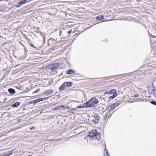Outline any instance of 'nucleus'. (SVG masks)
Returning <instances> with one entry per match:
<instances>
[{
  "label": "nucleus",
  "instance_id": "obj_14",
  "mask_svg": "<svg viewBox=\"0 0 156 156\" xmlns=\"http://www.w3.org/2000/svg\"><path fill=\"white\" fill-rule=\"evenodd\" d=\"M20 102H16L13 104L11 106L13 107H17L20 105Z\"/></svg>",
  "mask_w": 156,
  "mask_h": 156
},
{
  "label": "nucleus",
  "instance_id": "obj_25",
  "mask_svg": "<svg viewBox=\"0 0 156 156\" xmlns=\"http://www.w3.org/2000/svg\"><path fill=\"white\" fill-rule=\"evenodd\" d=\"M150 103L153 105H156V101H152L150 102Z\"/></svg>",
  "mask_w": 156,
  "mask_h": 156
},
{
  "label": "nucleus",
  "instance_id": "obj_16",
  "mask_svg": "<svg viewBox=\"0 0 156 156\" xmlns=\"http://www.w3.org/2000/svg\"><path fill=\"white\" fill-rule=\"evenodd\" d=\"M83 105L82 106L78 105L76 107L77 108H87L86 104V102L84 103L83 104Z\"/></svg>",
  "mask_w": 156,
  "mask_h": 156
},
{
  "label": "nucleus",
  "instance_id": "obj_41",
  "mask_svg": "<svg viewBox=\"0 0 156 156\" xmlns=\"http://www.w3.org/2000/svg\"><path fill=\"white\" fill-rule=\"evenodd\" d=\"M154 96L156 98V94H155V95H154Z\"/></svg>",
  "mask_w": 156,
  "mask_h": 156
},
{
  "label": "nucleus",
  "instance_id": "obj_11",
  "mask_svg": "<svg viewBox=\"0 0 156 156\" xmlns=\"http://www.w3.org/2000/svg\"><path fill=\"white\" fill-rule=\"evenodd\" d=\"M118 95L117 93H115L113 94L111 96L109 97V100L108 101V103H109L110 102V100L112 99L115 98Z\"/></svg>",
  "mask_w": 156,
  "mask_h": 156
},
{
  "label": "nucleus",
  "instance_id": "obj_7",
  "mask_svg": "<svg viewBox=\"0 0 156 156\" xmlns=\"http://www.w3.org/2000/svg\"><path fill=\"white\" fill-rule=\"evenodd\" d=\"M65 86V87H69L72 86V83L70 81L69 82H65L63 83Z\"/></svg>",
  "mask_w": 156,
  "mask_h": 156
},
{
  "label": "nucleus",
  "instance_id": "obj_28",
  "mask_svg": "<svg viewBox=\"0 0 156 156\" xmlns=\"http://www.w3.org/2000/svg\"><path fill=\"white\" fill-rule=\"evenodd\" d=\"M108 113L107 112L106 113H105V116H104V118L105 119H106L107 117L108 116Z\"/></svg>",
  "mask_w": 156,
  "mask_h": 156
},
{
  "label": "nucleus",
  "instance_id": "obj_26",
  "mask_svg": "<svg viewBox=\"0 0 156 156\" xmlns=\"http://www.w3.org/2000/svg\"><path fill=\"white\" fill-rule=\"evenodd\" d=\"M28 44L30 46V47H33L34 48H36L35 47V46L34 45V44H32V43L30 44V43H28Z\"/></svg>",
  "mask_w": 156,
  "mask_h": 156
},
{
  "label": "nucleus",
  "instance_id": "obj_34",
  "mask_svg": "<svg viewBox=\"0 0 156 156\" xmlns=\"http://www.w3.org/2000/svg\"><path fill=\"white\" fill-rule=\"evenodd\" d=\"M156 90V89H153L152 90V91H151V93H154L155 90Z\"/></svg>",
  "mask_w": 156,
  "mask_h": 156
},
{
  "label": "nucleus",
  "instance_id": "obj_30",
  "mask_svg": "<svg viewBox=\"0 0 156 156\" xmlns=\"http://www.w3.org/2000/svg\"><path fill=\"white\" fill-rule=\"evenodd\" d=\"M53 110H58V106H56L53 109Z\"/></svg>",
  "mask_w": 156,
  "mask_h": 156
},
{
  "label": "nucleus",
  "instance_id": "obj_12",
  "mask_svg": "<svg viewBox=\"0 0 156 156\" xmlns=\"http://www.w3.org/2000/svg\"><path fill=\"white\" fill-rule=\"evenodd\" d=\"M65 88H66L64 84L63 83L62 85L59 87L58 90L61 91H62L65 90Z\"/></svg>",
  "mask_w": 156,
  "mask_h": 156
},
{
  "label": "nucleus",
  "instance_id": "obj_8",
  "mask_svg": "<svg viewBox=\"0 0 156 156\" xmlns=\"http://www.w3.org/2000/svg\"><path fill=\"white\" fill-rule=\"evenodd\" d=\"M76 73V71L73 69H67L66 71V73L68 74H72Z\"/></svg>",
  "mask_w": 156,
  "mask_h": 156
},
{
  "label": "nucleus",
  "instance_id": "obj_32",
  "mask_svg": "<svg viewBox=\"0 0 156 156\" xmlns=\"http://www.w3.org/2000/svg\"><path fill=\"white\" fill-rule=\"evenodd\" d=\"M35 129V127L34 126H33V127H31L30 128V130H33V129Z\"/></svg>",
  "mask_w": 156,
  "mask_h": 156
},
{
  "label": "nucleus",
  "instance_id": "obj_37",
  "mask_svg": "<svg viewBox=\"0 0 156 156\" xmlns=\"http://www.w3.org/2000/svg\"><path fill=\"white\" fill-rule=\"evenodd\" d=\"M108 151L107 149L106 148H105L104 149V153L107 152V151Z\"/></svg>",
  "mask_w": 156,
  "mask_h": 156
},
{
  "label": "nucleus",
  "instance_id": "obj_20",
  "mask_svg": "<svg viewBox=\"0 0 156 156\" xmlns=\"http://www.w3.org/2000/svg\"><path fill=\"white\" fill-rule=\"evenodd\" d=\"M76 109V108H71L69 110V113H74Z\"/></svg>",
  "mask_w": 156,
  "mask_h": 156
},
{
  "label": "nucleus",
  "instance_id": "obj_1",
  "mask_svg": "<svg viewBox=\"0 0 156 156\" xmlns=\"http://www.w3.org/2000/svg\"><path fill=\"white\" fill-rule=\"evenodd\" d=\"M99 103V101L94 97L91 98L89 100L86 102L87 108H91L96 107Z\"/></svg>",
  "mask_w": 156,
  "mask_h": 156
},
{
  "label": "nucleus",
  "instance_id": "obj_4",
  "mask_svg": "<svg viewBox=\"0 0 156 156\" xmlns=\"http://www.w3.org/2000/svg\"><path fill=\"white\" fill-rule=\"evenodd\" d=\"M97 133V130H93L88 133V134L87 135V136L94 138V137L96 136Z\"/></svg>",
  "mask_w": 156,
  "mask_h": 156
},
{
  "label": "nucleus",
  "instance_id": "obj_24",
  "mask_svg": "<svg viewBox=\"0 0 156 156\" xmlns=\"http://www.w3.org/2000/svg\"><path fill=\"white\" fill-rule=\"evenodd\" d=\"M33 102H34V105H35L38 102H39V101L38 99H37L36 100H33Z\"/></svg>",
  "mask_w": 156,
  "mask_h": 156
},
{
  "label": "nucleus",
  "instance_id": "obj_21",
  "mask_svg": "<svg viewBox=\"0 0 156 156\" xmlns=\"http://www.w3.org/2000/svg\"><path fill=\"white\" fill-rule=\"evenodd\" d=\"M70 108L69 105H67L66 106H65L64 105H63V107H62V110H66L67 109H69Z\"/></svg>",
  "mask_w": 156,
  "mask_h": 156
},
{
  "label": "nucleus",
  "instance_id": "obj_15",
  "mask_svg": "<svg viewBox=\"0 0 156 156\" xmlns=\"http://www.w3.org/2000/svg\"><path fill=\"white\" fill-rule=\"evenodd\" d=\"M24 4L22 2V0H21L20 2H19L16 5V6L17 8H19L20 7L21 5Z\"/></svg>",
  "mask_w": 156,
  "mask_h": 156
},
{
  "label": "nucleus",
  "instance_id": "obj_31",
  "mask_svg": "<svg viewBox=\"0 0 156 156\" xmlns=\"http://www.w3.org/2000/svg\"><path fill=\"white\" fill-rule=\"evenodd\" d=\"M139 95L138 94H135V95H134V97H135V98H136L137 97H138L139 96Z\"/></svg>",
  "mask_w": 156,
  "mask_h": 156
},
{
  "label": "nucleus",
  "instance_id": "obj_44",
  "mask_svg": "<svg viewBox=\"0 0 156 156\" xmlns=\"http://www.w3.org/2000/svg\"><path fill=\"white\" fill-rule=\"evenodd\" d=\"M115 110L113 112H113H114L115 111Z\"/></svg>",
  "mask_w": 156,
  "mask_h": 156
},
{
  "label": "nucleus",
  "instance_id": "obj_23",
  "mask_svg": "<svg viewBox=\"0 0 156 156\" xmlns=\"http://www.w3.org/2000/svg\"><path fill=\"white\" fill-rule=\"evenodd\" d=\"M24 4L29 2L31 1V0H22Z\"/></svg>",
  "mask_w": 156,
  "mask_h": 156
},
{
  "label": "nucleus",
  "instance_id": "obj_22",
  "mask_svg": "<svg viewBox=\"0 0 156 156\" xmlns=\"http://www.w3.org/2000/svg\"><path fill=\"white\" fill-rule=\"evenodd\" d=\"M63 105H62L60 106H58V110H62V107H63Z\"/></svg>",
  "mask_w": 156,
  "mask_h": 156
},
{
  "label": "nucleus",
  "instance_id": "obj_29",
  "mask_svg": "<svg viewBox=\"0 0 156 156\" xmlns=\"http://www.w3.org/2000/svg\"><path fill=\"white\" fill-rule=\"evenodd\" d=\"M28 103V104H34L33 101H29Z\"/></svg>",
  "mask_w": 156,
  "mask_h": 156
},
{
  "label": "nucleus",
  "instance_id": "obj_42",
  "mask_svg": "<svg viewBox=\"0 0 156 156\" xmlns=\"http://www.w3.org/2000/svg\"><path fill=\"white\" fill-rule=\"evenodd\" d=\"M105 99V98H103V99L104 100V99Z\"/></svg>",
  "mask_w": 156,
  "mask_h": 156
},
{
  "label": "nucleus",
  "instance_id": "obj_17",
  "mask_svg": "<svg viewBox=\"0 0 156 156\" xmlns=\"http://www.w3.org/2000/svg\"><path fill=\"white\" fill-rule=\"evenodd\" d=\"M12 154V151H10L4 154L3 156H9Z\"/></svg>",
  "mask_w": 156,
  "mask_h": 156
},
{
  "label": "nucleus",
  "instance_id": "obj_10",
  "mask_svg": "<svg viewBox=\"0 0 156 156\" xmlns=\"http://www.w3.org/2000/svg\"><path fill=\"white\" fill-rule=\"evenodd\" d=\"M8 91L9 93L12 95H14L16 93L15 90L12 88H9Z\"/></svg>",
  "mask_w": 156,
  "mask_h": 156
},
{
  "label": "nucleus",
  "instance_id": "obj_27",
  "mask_svg": "<svg viewBox=\"0 0 156 156\" xmlns=\"http://www.w3.org/2000/svg\"><path fill=\"white\" fill-rule=\"evenodd\" d=\"M40 91L39 89H37L34 92V93H37Z\"/></svg>",
  "mask_w": 156,
  "mask_h": 156
},
{
  "label": "nucleus",
  "instance_id": "obj_40",
  "mask_svg": "<svg viewBox=\"0 0 156 156\" xmlns=\"http://www.w3.org/2000/svg\"><path fill=\"white\" fill-rule=\"evenodd\" d=\"M142 0H137V1L138 2H141Z\"/></svg>",
  "mask_w": 156,
  "mask_h": 156
},
{
  "label": "nucleus",
  "instance_id": "obj_5",
  "mask_svg": "<svg viewBox=\"0 0 156 156\" xmlns=\"http://www.w3.org/2000/svg\"><path fill=\"white\" fill-rule=\"evenodd\" d=\"M94 120H93L92 122H93L95 124H97L98 123L100 120V116L97 114H95L94 115Z\"/></svg>",
  "mask_w": 156,
  "mask_h": 156
},
{
  "label": "nucleus",
  "instance_id": "obj_36",
  "mask_svg": "<svg viewBox=\"0 0 156 156\" xmlns=\"http://www.w3.org/2000/svg\"><path fill=\"white\" fill-rule=\"evenodd\" d=\"M106 154L107 155L106 156H110L108 153V151H107V152H106Z\"/></svg>",
  "mask_w": 156,
  "mask_h": 156
},
{
  "label": "nucleus",
  "instance_id": "obj_35",
  "mask_svg": "<svg viewBox=\"0 0 156 156\" xmlns=\"http://www.w3.org/2000/svg\"><path fill=\"white\" fill-rule=\"evenodd\" d=\"M151 37H152V38L156 37V36H154L152 35V34H151Z\"/></svg>",
  "mask_w": 156,
  "mask_h": 156
},
{
  "label": "nucleus",
  "instance_id": "obj_6",
  "mask_svg": "<svg viewBox=\"0 0 156 156\" xmlns=\"http://www.w3.org/2000/svg\"><path fill=\"white\" fill-rule=\"evenodd\" d=\"M117 93L116 92V90L115 89H112L110 90L106 91L104 92V94H114L115 93Z\"/></svg>",
  "mask_w": 156,
  "mask_h": 156
},
{
  "label": "nucleus",
  "instance_id": "obj_38",
  "mask_svg": "<svg viewBox=\"0 0 156 156\" xmlns=\"http://www.w3.org/2000/svg\"><path fill=\"white\" fill-rule=\"evenodd\" d=\"M152 87L154 89H155V86H154L153 85H153L152 86Z\"/></svg>",
  "mask_w": 156,
  "mask_h": 156
},
{
  "label": "nucleus",
  "instance_id": "obj_39",
  "mask_svg": "<svg viewBox=\"0 0 156 156\" xmlns=\"http://www.w3.org/2000/svg\"><path fill=\"white\" fill-rule=\"evenodd\" d=\"M59 33L60 34V36L61 35V32H62V31L61 30H59Z\"/></svg>",
  "mask_w": 156,
  "mask_h": 156
},
{
  "label": "nucleus",
  "instance_id": "obj_19",
  "mask_svg": "<svg viewBox=\"0 0 156 156\" xmlns=\"http://www.w3.org/2000/svg\"><path fill=\"white\" fill-rule=\"evenodd\" d=\"M101 137V133H98L97 132V135L96 136H95V137L97 139H99V138H100Z\"/></svg>",
  "mask_w": 156,
  "mask_h": 156
},
{
  "label": "nucleus",
  "instance_id": "obj_43",
  "mask_svg": "<svg viewBox=\"0 0 156 156\" xmlns=\"http://www.w3.org/2000/svg\"><path fill=\"white\" fill-rule=\"evenodd\" d=\"M62 73H61V75H62Z\"/></svg>",
  "mask_w": 156,
  "mask_h": 156
},
{
  "label": "nucleus",
  "instance_id": "obj_3",
  "mask_svg": "<svg viewBox=\"0 0 156 156\" xmlns=\"http://www.w3.org/2000/svg\"><path fill=\"white\" fill-rule=\"evenodd\" d=\"M121 101H119L115 103L112 104L108 107L107 108V109H108V111L109 112H111L115 109L116 107L120 105L121 103Z\"/></svg>",
  "mask_w": 156,
  "mask_h": 156
},
{
  "label": "nucleus",
  "instance_id": "obj_33",
  "mask_svg": "<svg viewBox=\"0 0 156 156\" xmlns=\"http://www.w3.org/2000/svg\"><path fill=\"white\" fill-rule=\"evenodd\" d=\"M72 30H69L67 32V33L69 34H70L71 33Z\"/></svg>",
  "mask_w": 156,
  "mask_h": 156
},
{
  "label": "nucleus",
  "instance_id": "obj_9",
  "mask_svg": "<svg viewBox=\"0 0 156 156\" xmlns=\"http://www.w3.org/2000/svg\"><path fill=\"white\" fill-rule=\"evenodd\" d=\"M54 92V90H52L50 89L46 90L44 93L46 96L48 95L52 94Z\"/></svg>",
  "mask_w": 156,
  "mask_h": 156
},
{
  "label": "nucleus",
  "instance_id": "obj_2",
  "mask_svg": "<svg viewBox=\"0 0 156 156\" xmlns=\"http://www.w3.org/2000/svg\"><path fill=\"white\" fill-rule=\"evenodd\" d=\"M60 66V63L58 62H56L52 64H49L45 67L47 69H51L52 71L55 70L56 69Z\"/></svg>",
  "mask_w": 156,
  "mask_h": 156
},
{
  "label": "nucleus",
  "instance_id": "obj_13",
  "mask_svg": "<svg viewBox=\"0 0 156 156\" xmlns=\"http://www.w3.org/2000/svg\"><path fill=\"white\" fill-rule=\"evenodd\" d=\"M104 19V16L102 15H99L96 16V19L98 21H101Z\"/></svg>",
  "mask_w": 156,
  "mask_h": 156
},
{
  "label": "nucleus",
  "instance_id": "obj_18",
  "mask_svg": "<svg viewBox=\"0 0 156 156\" xmlns=\"http://www.w3.org/2000/svg\"><path fill=\"white\" fill-rule=\"evenodd\" d=\"M50 97H47L46 98H38L39 102L46 100L48 98H49Z\"/></svg>",
  "mask_w": 156,
  "mask_h": 156
}]
</instances>
